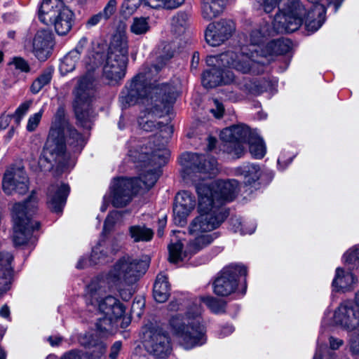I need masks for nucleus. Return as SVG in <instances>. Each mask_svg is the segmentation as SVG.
Segmentation results:
<instances>
[{"mask_svg":"<svg viewBox=\"0 0 359 359\" xmlns=\"http://www.w3.org/2000/svg\"><path fill=\"white\" fill-rule=\"evenodd\" d=\"M162 67V65L144 67L120 97L124 107L134 104L142 99L146 109L138 118L139 126L147 132L160 128L163 134L162 140L158 144L149 142L141 147L140 151H129L132 160L143 163L145 168L149 165L158 168L165 163L170 156L166 144L172 133V128L167 124L157 123L156 118L170 112L178 94L173 85L168 83H157L156 77ZM159 175V170L149 168L147 174L140 178L114 179L110 186L113 205L117 208L127 205L139 190H149L151 188Z\"/></svg>","mask_w":359,"mask_h":359,"instance_id":"f257e3e1","label":"nucleus"},{"mask_svg":"<svg viewBox=\"0 0 359 359\" xmlns=\"http://www.w3.org/2000/svg\"><path fill=\"white\" fill-rule=\"evenodd\" d=\"M180 161L187 177L194 182L198 198V215L191 222L190 231L198 233L213 231L226 218L222 205L235 198L238 182L233 179L205 181L218 171L217 160L209 155L184 153L181 155Z\"/></svg>","mask_w":359,"mask_h":359,"instance_id":"f03ea898","label":"nucleus"},{"mask_svg":"<svg viewBox=\"0 0 359 359\" xmlns=\"http://www.w3.org/2000/svg\"><path fill=\"white\" fill-rule=\"evenodd\" d=\"M147 267V264L140 259L129 255L122 257L107 273L101 274L89 284L86 295L87 305L110 318H121L126 311L125 306L107 292L116 290L123 300H129L132 293L126 287L135 283Z\"/></svg>","mask_w":359,"mask_h":359,"instance_id":"7ed1b4c3","label":"nucleus"},{"mask_svg":"<svg viewBox=\"0 0 359 359\" xmlns=\"http://www.w3.org/2000/svg\"><path fill=\"white\" fill-rule=\"evenodd\" d=\"M259 3L266 13H270L278 8V13L273 20V28L267 22L256 25L249 34L250 44L243 46L239 51H234L238 55L247 49L251 58H259L263 44L269 36L277 33H290L297 30L302 24L303 6L298 0H259Z\"/></svg>","mask_w":359,"mask_h":359,"instance_id":"20e7f679","label":"nucleus"},{"mask_svg":"<svg viewBox=\"0 0 359 359\" xmlns=\"http://www.w3.org/2000/svg\"><path fill=\"white\" fill-rule=\"evenodd\" d=\"M65 142L74 152H81L86 140L73 128L65 118V109L59 107L49 132L48 137L39 160L43 170H50L54 167L64 172L72 168L74 162L65 151Z\"/></svg>","mask_w":359,"mask_h":359,"instance_id":"39448f33","label":"nucleus"},{"mask_svg":"<svg viewBox=\"0 0 359 359\" xmlns=\"http://www.w3.org/2000/svg\"><path fill=\"white\" fill-rule=\"evenodd\" d=\"M176 311L168 319V328L185 349L201 346L206 341L205 327L202 323V308L196 301L190 304L181 295L172 300L168 306Z\"/></svg>","mask_w":359,"mask_h":359,"instance_id":"423d86ee","label":"nucleus"},{"mask_svg":"<svg viewBox=\"0 0 359 359\" xmlns=\"http://www.w3.org/2000/svg\"><path fill=\"white\" fill-rule=\"evenodd\" d=\"M292 47V42L287 39H278L272 40L266 43L264 49H262L259 58H251L247 49H244L243 54L238 55L234 53L223 55V61L233 65L236 71L243 74H259L264 70L266 64L272 60L274 55L287 53Z\"/></svg>","mask_w":359,"mask_h":359,"instance_id":"0eeeda50","label":"nucleus"},{"mask_svg":"<svg viewBox=\"0 0 359 359\" xmlns=\"http://www.w3.org/2000/svg\"><path fill=\"white\" fill-rule=\"evenodd\" d=\"M38 199L34 191L24 203L14 205L12 211L13 241L15 246L31 244L36 241L34 231L40 227V223L32 219L37 209Z\"/></svg>","mask_w":359,"mask_h":359,"instance_id":"6e6552de","label":"nucleus"},{"mask_svg":"<svg viewBox=\"0 0 359 359\" xmlns=\"http://www.w3.org/2000/svg\"><path fill=\"white\" fill-rule=\"evenodd\" d=\"M128 53L127 38L120 34L114 35L103 67L104 75L108 80L117 82L125 76Z\"/></svg>","mask_w":359,"mask_h":359,"instance_id":"1a4fd4ad","label":"nucleus"},{"mask_svg":"<svg viewBox=\"0 0 359 359\" xmlns=\"http://www.w3.org/2000/svg\"><path fill=\"white\" fill-rule=\"evenodd\" d=\"M74 13L61 0H43L39 18L46 25H53L59 35L67 34L72 29Z\"/></svg>","mask_w":359,"mask_h":359,"instance_id":"9d476101","label":"nucleus"},{"mask_svg":"<svg viewBox=\"0 0 359 359\" xmlns=\"http://www.w3.org/2000/svg\"><path fill=\"white\" fill-rule=\"evenodd\" d=\"M94 94L93 77L86 75L81 78L74 91V107L79 124L86 129H90L92 125L93 115L90 103Z\"/></svg>","mask_w":359,"mask_h":359,"instance_id":"9b49d317","label":"nucleus"},{"mask_svg":"<svg viewBox=\"0 0 359 359\" xmlns=\"http://www.w3.org/2000/svg\"><path fill=\"white\" fill-rule=\"evenodd\" d=\"M337 326L346 332L359 327V309L351 301L341 302L333 313L327 309L322 319L321 330L325 327Z\"/></svg>","mask_w":359,"mask_h":359,"instance_id":"f8f14e48","label":"nucleus"},{"mask_svg":"<svg viewBox=\"0 0 359 359\" xmlns=\"http://www.w3.org/2000/svg\"><path fill=\"white\" fill-rule=\"evenodd\" d=\"M234 53L228 50L218 55H209L206 58V63L212 69L206 71L202 76V84L206 88H212L220 84H229L234 81V74L226 68H236L233 65L225 62L222 60L223 55Z\"/></svg>","mask_w":359,"mask_h":359,"instance_id":"ddd939ff","label":"nucleus"},{"mask_svg":"<svg viewBox=\"0 0 359 359\" xmlns=\"http://www.w3.org/2000/svg\"><path fill=\"white\" fill-rule=\"evenodd\" d=\"M190 230V228L189 229ZM189 233L191 234V231ZM206 232H199L192 233L196 236L194 241L190 243L189 250H184V244L181 240L176 238H172L168 249L169 252L168 260L173 264L179 263L187 259L191 253H195L207 245L211 243L215 237L212 234L205 233Z\"/></svg>","mask_w":359,"mask_h":359,"instance_id":"4468645a","label":"nucleus"},{"mask_svg":"<svg viewBox=\"0 0 359 359\" xmlns=\"http://www.w3.org/2000/svg\"><path fill=\"white\" fill-rule=\"evenodd\" d=\"M255 133L245 125H236L222 130L220 138L227 143L226 151L238 158L244 153L243 144Z\"/></svg>","mask_w":359,"mask_h":359,"instance_id":"2eb2a0df","label":"nucleus"},{"mask_svg":"<svg viewBox=\"0 0 359 359\" xmlns=\"http://www.w3.org/2000/svg\"><path fill=\"white\" fill-rule=\"evenodd\" d=\"M246 273V268L241 264H231L224 268L214 281L215 294L221 297L233 294L238 287V276H245Z\"/></svg>","mask_w":359,"mask_h":359,"instance_id":"dca6fc26","label":"nucleus"},{"mask_svg":"<svg viewBox=\"0 0 359 359\" xmlns=\"http://www.w3.org/2000/svg\"><path fill=\"white\" fill-rule=\"evenodd\" d=\"M144 345L149 353L159 358H166L172 351L170 338L161 328L147 330L144 334Z\"/></svg>","mask_w":359,"mask_h":359,"instance_id":"f3484780","label":"nucleus"},{"mask_svg":"<svg viewBox=\"0 0 359 359\" xmlns=\"http://www.w3.org/2000/svg\"><path fill=\"white\" fill-rule=\"evenodd\" d=\"M29 184V177L23 168L12 165L5 170L2 189L6 195H23L28 191Z\"/></svg>","mask_w":359,"mask_h":359,"instance_id":"a211bd4d","label":"nucleus"},{"mask_svg":"<svg viewBox=\"0 0 359 359\" xmlns=\"http://www.w3.org/2000/svg\"><path fill=\"white\" fill-rule=\"evenodd\" d=\"M234 30V22L230 20L210 23L205 33V41L211 46H218L228 40Z\"/></svg>","mask_w":359,"mask_h":359,"instance_id":"6ab92c4d","label":"nucleus"},{"mask_svg":"<svg viewBox=\"0 0 359 359\" xmlns=\"http://www.w3.org/2000/svg\"><path fill=\"white\" fill-rule=\"evenodd\" d=\"M196 205L194 196L187 191L179 192L175 196L173 207V217L176 224L183 226L186 224L187 217Z\"/></svg>","mask_w":359,"mask_h":359,"instance_id":"aec40b11","label":"nucleus"},{"mask_svg":"<svg viewBox=\"0 0 359 359\" xmlns=\"http://www.w3.org/2000/svg\"><path fill=\"white\" fill-rule=\"evenodd\" d=\"M309 2L312 3L313 6L311 8V10L306 13V10H304V13H302V21L304 18H305V26L307 31L311 32H314L317 31L324 23L325 20V13L326 9L325 7L323 4H320L319 2L321 0H308ZM298 1H299L298 0ZM302 6H304L300 2H299ZM304 8V7H303ZM305 9V8H304Z\"/></svg>","mask_w":359,"mask_h":359,"instance_id":"412c9836","label":"nucleus"},{"mask_svg":"<svg viewBox=\"0 0 359 359\" xmlns=\"http://www.w3.org/2000/svg\"><path fill=\"white\" fill-rule=\"evenodd\" d=\"M121 247L115 241L101 240L93 247L89 262L95 264L104 262L119 251Z\"/></svg>","mask_w":359,"mask_h":359,"instance_id":"4be33fe9","label":"nucleus"},{"mask_svg":"<svg viewBox=\"0 0 359 359\" xmlns=\"http://www.w3.org/2000/svg\"><path fill=\"white\" fill-rule=\"evenodd\" d=\"M33 53L39 60H46L50 55L52 47V34L49 30L41 29L33 39Z\"/></svg>","mask_w":359,"mask_h":359,"instance_id":"5701e85b","label":"nucleus"},{"mask_svg":"<svg viewBox=\"0 0 359 359\" xmlns=\"http://www.w3.org/2000/svg\"><path fill=\"white\" fill-rule=\"evenodd\" d=\"M69 193V187L67 184L60 183L50 187L48 191V204L52 211H62Z\"/></svg>","mask_w":359,"mask_h":359,"instance_id":"b1692460","label":"nucleus"},{"mask_svg":"<svg viewBox=\"0 0 359 359\" xmlns=\"http://www.w3.org/2000/svg\"><path fill=\"white\" fill-rule=\"evenodd\" d=\"M358 283V278L352 273L341 267H337L332 282L333 290L339 292H347L353 290Z\"/></svg>","mask_w":359,"mask_h":359,"instance_id":"393cba45","label":"nucleus"},{"mask_svg":"<svg viewBox=\"0 0 359 359\" xmlns=\"http://www.w3.org/2000/svg\"><path fill=\"white\" fill-rule=\"evenodd\" d=\"M13 255L8 252H0V295L11 287L13 269Z\"/></svg>","mask_w":359,"mask_h":359,"instance_id":"a878e982","label":"nucleus"},{"mask_svg":"<svg viewBox=\"0 0 359 359\" xmlns=\"http://www.w3.org/2000/svg\"><path fill=\"white\" fill-rule=\"evenodd\" d=\"M237 174L243 176L245 186H256L262 175V170L259 165L245 163L236 170Z\"/></svg>","mask_w":359,"mask_h":359,"instance_id":"bb28decb","label":"nucleus"},{"mask_svg":"<svg viewBox=\"0 0 359 359\" xmlns=\"http://www.w3.org/2000/svg\"><path fill=\"white\" fill-rule=\"evenodd\" d=\"M117 2L116 0H109L103 10L90 16L86 22V27L90 29L102 22L109 20L116 10Z\"/></svg>","mask_w":359,"mask_h":359,"instance_id":"cd10ccee","label":"nucleus"},{"mask_svg":"<svg viewBox=\"0 0 359 359\" xmlns=\"http://www.w3.org/2000/svg\"><path fill=\"white\" fill-rule=\"evenodd\" d=\"M153 296L159 303L165 302L170 296V286L167 277L163 274H158L154 285Z\"/></svg>","mask_w":359,"mask_h":359,"instance_id":"c85d7f7f","label":"nucleus"},{"mask_svg":"<svg viewBox=\"0 0 359 359\" xmlns=\"http://www.w3.org/2000/svg\"><path fill=\"white\" fill-rule=\"evenodd\" d=\"M224 4L225 0H203V18L208 20L217 18L223 11Z\"/></svg>","mask_w":359,"mask_h":359,"instance_id":"c756f323","label":"nucleus"},{"mask_svg":"<svg viewBox=\"0 0 359 359\" xmlns=\"http://www.w3.org/2000/svg\"><path fill=\"white\" fill-rule=\"evenodd\" d=\"M79 341L81 345L88 348L96 347L101 353H102L105 349V346L102 343V337L96 330L81 334L79 337Z\"/></svg>","mask_w":359,"mask_h":359,"instance_id":"7c9ffc66","label":"nucleus"},{"mask_svg":"<svg viewBox=\"0 0 359 359\" xmlns=\"http://www.w3.org/2000/svg\"><path fill=\"white\" fill-rule=\"evenodd\" d=\"M129 234L134 242H147L153 238L154 231L145 226L134 225L129 228Z\"/></svg>","mask_w":359,"mask_h":359,"instance_id":"2f4dec72","label":"nucleus"},{"mask_svg":"<svg viewBox=\"0 0 359 359\" xmlns=\"http://www.w3.org/2000/svg\"><path fill=\"white\" fill-rule=\"evenodd\" d=\"M250 152L255 158H262L266 154V146L263 140L257 134L251 135L248 139Z\"/></svg>","mask_w":359,"mask_h":359,"instance_id":"473e14b6","label":"nucleus"},{"mask_svg":"<svg viewBox=\"0 0 359 359\" xmlns=\"http://www.w3.org/2000/svg\"><path fill=\"white\" fill-rule=\"evenodd\" d=\"M271 86V82L264 79H255L249 81L244 85V89L247 93L259 95L266 91Z\"/></svg>","mask_w":359,"mask_h":359,"instance_id":"72a5a7b5","label":"nucleus"},{"mask_svg":"<svg viewBox=\"0 0 359 359\" xmlns=\"http://www.w3.org/2000/svg\"><path fill=\"white\" fill-rule=\"evenodd\" d=\"M118 318H110V316H105L103 318L99 319L96 323V332H99L101 337L111 334L115 328V322Z\"/></svg>","mask_w":359,"mask_h":359,"instance_id":"f704fd0d","label":"nucleus"},{"mask_svg":"<svg viewBox=\"0 0 359 359\" xmlns=\"http://www.w3.org/2000/svg\"><path fill=\"white\" fill-rule=\"evenodd\" d=\"M343 262L351 269L359 271V245L349 248L343 255Z\"/></svg>","mask_w":359,"mask_h":359,"instance_id":"c9c22d12","label":"nucleus"},{"mask_svg":"<svg viewBox=\"0 0 359 359\" xmlns=\"http://www.w3.org/2000/svg\"><path fill=\"white\" fill-rule=\"evenodd\" d=\"M203 302L208 307V309L215 314H222L225 312L226 302L223 300L218 299L215 297L207 296L201 297L198 300H196L198 304Z\"/></svg>","mask_w":359,"mask_h":359,"instance_id":"e433bc0d","label":"nucleus"},{"mask_svg":"<svg viewBox=\"0 0 359 359\" xmlns=\"http://www.w3.org/2000/svg\"><path fill=\"white\" fill-rule=\"evenodd\" d=\"M79 58L76 51H69L61 60L60 65L61 74H66L72 72L75 69Z\"/></svg>","mask_w":359,"mask_h":359,"instance_id":"4c0bfd02","label":"nucleus"},{"mask_svg":"<svg viewBox=\"0 0 359 359\" xmlns=\"http://www.w3.org/2000/svg\"><path fill=\"white\" fill-rule=\"evenodd\" d=\"M149 29V18L145 17L134 18L130 25V32L135 35L144 34Z\"/></svg>","mask_w":359,"mask_h":359,"instance_id":"58836bf2","label":"nucleus"},{"mask_svg":"<svg viewBox=\"0 0 359 359\" xmlns=\"http://www.w3.org/2000/svg\"><path fill=\"white\" fill-rule=\"evenodd\" d=\"M188 16L184 13H178L174 15L171 20V29L176 34H180L184 32Z\"/></svg>","mask_w":359,"mask_h":359,"instance_id":"ea45409f","label":"nucleus"},{"mask_svg":"<svg viewBox=\"0 0 359 359\" xmlns=\"http://www.w3.org/2000/svg\"><path fill=\"white\" fill-rule=\"evenodd\" d=\"M52 79L50 72H43L38 78H36L31 86V91L34 94L38 93L45 86L48 84Z\"/></svg>","mask_w":359,"mask_h":359,"instance_id":"a19ab883","label":"nucleus"},{"mask_svg":"<svg viewBox=\"0 0 359 359\" xmlns=\"http://www.w3.org/2000/svg\"><path fill=\"white\" fill-rule=\"evenodd\" d=\"M144 0H124L121 5V13L126 16H130L136 12Z\"/></svg>","mask_w":359,"mask_h":359,"instance_id":"79ce46f5","label":"nucleus"},{"mask_svg":"<svg viewBox=\"0 0 359 359\" xmlns=\"http://www.w3.org/2000/svg\"><path fill=\"white\" fill-rule=\"evenodd\" d=\"M348 339L349 351L353 356L359 355V327L351 330Z\"/></svg>","mask_w":359,"mask_h":359,"instance_id":"37998d69","label":"nucleus"},{"mask_svg":"<svg viewBox=\"0 0 359 359\" xmlns=\"http://www.w3.org/2000/svg\"><path fill=\"white\" fill-rule=\"evenodd\" d=\"M32 104L31 101H27L25 102L22 103L15 110V113L12 114L13 117V121L16 126H19L21 120L24 117V116L28 111L30 105Z\"/></svg>","mask_w":359,"mask_h":359,"instance_id":"c03bdc74","label":"nucleus"},{"mask_svg":"<svg viewBox=\"0 0 359 359\" xmlns=\"http://www.w3.org/2000/svg\"><path fill=\"white\" fill-rule=\"evenodd\" d=\"M32 104L31 101H27L25 102L22 103L15 110V113L12 114L13 117V121L16 126H19L21 120L24 117V116L28 111L30 105Z\"/></svg>","mask_w":359,"mask_h":359,"instance_id":"a18cd8bd","label":"nucleus"},{"mask_svg":"<svg viewBox=\"0 0 359 359\" xmlns=\"http://www.w3.org/2000/svg\"><path fill=\"white\" fill-rule=\"evenodd\" d=\"M322 332L317 341V348L313 359H329V353L326 345L321 340Z\"/></svg>","mask_w":359,"mask_h":359,"instance_id":"49530a36","label":"nucleus"},{"mask_svg":"<svg viewBox=\"0 0 359 359\" xmlns=\"http://www.w3.org/2000/svg\"><path fill=\"white\" fill-rule=\"evenodd\" d=\"M122 216V212L120 211H112L111 212L105 219L104 224V231H109L114 224L118 221Z\"/></svg>","mask_w":359,"mask_h":359,"instance_id":"de8ad7c7","label":"nucleus"},{"mask_svg":"<svg viewBox=\"0 0 359 359\" xmlns=\"http://www.w3.org/2000/svg\"><path fill=\"white\" fill-rule=\"evenodd\" d=\"M43 114V109H41L37 113H35L29 116L27 124V130L28 131L32 132L36 130L39 123H40Z\"/></svg>","mask_w":359,"mask_h":359,"instance_id":"09e8293b","label":"nucleus"},{"mask_svg":"<svg viewBox=\"0 0 359 359\" xmlns=\"http://www.w3.org/2000/svg\"><path fill=\"white\" fill-rule=\"evenodd\" d=\"M12 64L17 69L22 72H28L29 71V66L26 60L22 57H15L13 60Z\"/></svg>","mask_w":359,"mask_h":359,"instance_id":"8fccbe9b","label":"nucleus"},{"mask_svg":"<svg viewBox=\"0 0 359 359\" xmlns=\"http://www.w3.org/2000/svg\"><path fill=\"white\" fill-rule=\"evenodd\" d=\"M213 102L215 108L211 109L210 112L214 115L217 118H219L223 116L224 109L222 103H220L217 100H213Z\"/></svg>","mask_w":359,"mask_h":359,"instance_id":"3c124183","label":"nucleus"},{"mask_svg":"<svg viewBox=\"0 0 359 359\" xmlns=\"http://www.w3.org/2000/svg\"><path fill=\"white\" fill-rule=\"evenodd\" d=\"M144 306V299H140L135 300L132 304V311L135 313L137 316H140L142 314V310Z\"/></svg>","mask_w":359,"mask_h":359,"instance_id":"603ef678","label":"nucleus"},{"mask_svg":"<svg viewBox=\"0 0 359 359\" xmlns=\"http://www.w3.org/2000/svg\"><path fill=\"white\" fill-rule=\"evenodd\" d=\"M122 344L120 341H117L114 343L111 347V352L109 357L111 359H116L121 349Z\"/></svg>","mask_w":359,"mask_h":359,"instance_id":"864d4df0","label":"nucleus"},{"mask_svg":"<svg viewBox=\"0 0 359 359\" xmlns=\"http://www.w3.org/2000/svg\"><path fill=\"white\" fill-rule=\"evenodd\" d=\"M144 4L153 8H165V0H144Z\"/></svg>","mask_w":359,"mask_h":359,"instance_id":"5fc2aeb1","label":"nucleus"},{"mask_svg":"<svg viewBox=\"0 0 359 359\" xmlns=\"http://www.w3.org/2000/svg\"><path fill=\"white\" fill-rule=\"evenodd\" d=\"M225 97L226 99L232 101L237 102L243 99V96L233 90H228L225 91Z\"/></svg>","mask_w":359,"mask_h":359,"instance_id":"6e6d98bb","label":"nucleus"},{"mask_svg":"<svg viewBox=\"0 0 359 359\" xmlns=\"http://www.w3.org/2000/svg\"><path fill=\"white\" fill-rule=\"evenodd\" d=\"M12 120H13L12 115H2L0 118V128L3 130L7 128Z\"/></svg>","mask_w":359,"mask_h":359,"instance_id":"4d7b16f0","label":"nucleus"},{"mask_svg":"<svg viewBox=\"0 0 359 359\" xmlns=\"http://www.w3.org/2000/svg\"><path fill=\"white\" fill-rule=\"evenodd\" d=\"M329 342L330 347L332 350H337L344 344V341L342 339L334 337H330Z\"/></svg>","mask_w":359,"mask_h":359,"instance_id":"13d9d810","label":"nucleus"},{"mask_svg":"<svg viewBox=\"0 0 359 359\" xmlns=\"http://www.w3.org/2000/svg\"><path fill=\"white\" fill-rule=\"evenodd\" d=\"M185 0H165V8L175 9L184 4Z\"/></svg>","mask_w":359,"mask_h":359,"instance_id":"bf43d9fd","label":"nucleus"},{"mask_svg":"<svg viewBox=\"0 0 359 359\" xmlns=\"http://www.w3.org/2000/svg\"><path fill=\"white\" fill-rule=\"evenodd\" d=\"M88 44V40L86 38L83 37L80 39L79 43H77L76 48L72 51H76L79 54V57H80L81 53L83 52V49Z\"/></svg>","mask_w":359,"mask_h":359,"instance_id":"052dcab7","label":"nucleus"},{"mask_svg":"<svg viewBox=\"0 0 359 359\" xmlns=\"http://www.w3.org/2000/svg\"><path fill=\"white\" fill-rule=\"evenodd\" d=\"M61 359H83V356L80 352L72 351L64 355Z\"/></svg>","mask_w":359,"mask_h":359,"instance_id":"680f3d73","label":"nucleus"},{"mask_svg":"<svg viewBox=\"0 0 359 359\" xmlns=\"http://www.w3.org/2000/svg\"><path fill=\"white\" fill-rule=\"evenodd\" d=\"M104 58V55L99 53H97L95 55H93V60L90 61L92 63L91 69L95 68L98 65H100Z\"/></svg>","mask_w":359,"mask_h":359,"instance_id":"e2e57ef3","label":"nucleus"},{"mask_svg":"<svg viewBox=\"0 0 359 359\" xmlns=\"http://www.w3.org/2000/svg\"><path fill=\"white\" fill-rule=\"evenodd\" d=\"M234 330V328L232 325H226L222 327L220 333V336L222 337H224L231 334Z\"/></svg>","mask_w":359,"mask_h":359,"instance_id":"0e129e2a","label":"nucleus"},{"mask_svg":"<svg viewBox=\"0 0 359 359\" xmlns=\"http://www.w3.org/2000/svg\"><path fill=\"white\" fill-rule=\"evenodd\" d=\"M166 225V217H163L158 220V236L161 237L163 236V230Z\"/></svg>","mask_w":359,"mask_h":359,"instance_id":"69168bd1","label":"nucleus"},{"mask_svg":"<svg viewBox=\"0 0 359 359\" xmlns=\"http://www.w3.org/2000/svg\"><path fill=\"white\" fill-rule=\"evenodd\" d=\"M0 316L4 318H9L10 317V309L5 304L0 309Z\"/></svg>","mask_w":359,"mask_h":359,"instance_id":"338daca9","label":"nucleus"},{"mask_svg":"<svg viewBox=\"0 0 359 359\" xmlns=\"http://www.w3.org/2000/svg\"><path fill=\"white\" fill-rule=\"evenodd\" d=\"M48 340L50 345L54 346H57L60 343L62 338L60 337H49Z\"/></svg>","mask_w":359,"mask_h":359,"instance_id":"774afa93","label":"nucleus"}]
</instances>
